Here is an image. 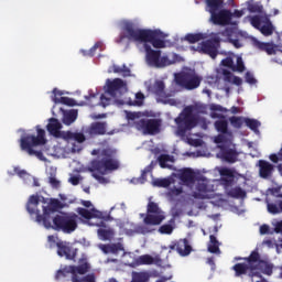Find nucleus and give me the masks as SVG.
Instances as JSON below:
<instances>
[{
  "label": "nucleus",
  "instance_id": "obj_47",
  "mask_svg": "<svg viewBox=\"0 0 282 282\" xmlns=\"http://www.w3.org/2000/svg\"><path fill=\"white\" fill-rule=\"evenodd\" d=\"M232 72H246V64H243V58L241 56L237 57V65L234 64Z\"/></svg>",
  "mask_w": 282,
  "mask_h": 282
},
{
  "label": "nucleus",
  "instance_id": "obj_49",
  "mask_svg": "<svg viewBox=\"0 0 282 282\" xmlns=\"http://www.w3.org/2000/svg\"><path fill=\"white\" fill-rule=\"evenodd\" d=\"M260 260L261 256L259 254V251H252L247 258L249 265H252V263H259Z\"/></svg>",
  "mask_w": 282,
  "mask_h": 282
},
{
  "label": "nucleus",
  "instance_id": "obj_38",
  "mask_svg": "<svg viewBox=\"0 0 282 282\" xmlns=\"http://www.w3.org/2000/svg\"><path fill=\"white\" fill-rule=\"evenodd\" d=\"M72 282H96V274L89 273L83 278L75 275L70 278Z\"/></svg>",
  "mask_w": 282,
  "mask_h": 282
},
{
  "label": "nucleus",
  "instance_id": "obj_6",
  "mask_svg": "<svg viewBox=\"0 0 282 282\" xmlns=\"http://www.w3.org/2000/svg\"><path fill=\"white\" fill-rule=\"evenodd\" d=\"M50 228L57 232L72 235L78 228V215L62 213L53 217Z\"/></svg>",
  "mask_w": 282,
  "mask_h": 282
},
{
  "label": "nucleus",
  "instance_id": "obj_11",
  "mask_svg": "<svg viewBox=\"0 0 282 282\" xmlns=\"http://www.w3.org/2000/svg\"><path fill=\"white\" fill-rule=\"evenodd\" d=\"M138 131H143L144 135H155L160 133L162 121L160 119H141L135 122Z\"/></svg>",
  "mask_w": 282,
  "mask_h": 282
},
{
  "label": "nucleus",
  "instance_id": "obj_40",
  "mask_svg": "<svg viewBox=\"0 0 282 282\" xmlns=\"http://www.w3.org/2000/svg\"><path fill=\"white\" fill-rule=\"evenodd\" d=\"M128 105L130 107H142V105H144V94L137 93L135 94V100H129Z\"/></svg>",
  "mask_w": 282,
  "mask_h": 282
},
{
  "label": "nucleus",
  "instance_id": "obj_10",
  "mask_svg": "<svg viewBox=\"0 0 282 282\" xmlns=\"http://www.w3.org/2000/svg\"><path fill=\"white\" fill-rule=\"evenodd\" d=\"M250 23L252 28H256V30H259L263 36H272L274 34V24H272V21L268 17H259L253 15L250 19Z\"/></svg>",
  "mask_w": 282,
  "mask_h": 282
},
{
  "label": "nucleus",
  "instance_id": "obj_63",
  "mask_svg": "<svg viewBox=\"0 0 282 282\" xmlns=\"http://www.w3.org/2000/svg\"><path fill=\"white\" fill-rule=\"evenodd\" d=\"M208 252L212 254H218L219 251V245H208Z\"/></svg>",
  "mask_w": 282,
  "mask_h": 282
},
{
  "label": "nucleus",
  "instance_id": "obj_32",
  "mask_svg": "<svg viewBox=\"0 0 282 282\" xmlns=\"http://www.w3.org/2000/svg\"><path fill=\"white\" fill-rule=\"evenodd\" d=\"M245 124L254 133H259V127H261V121L257 119L245 118Z\"/></svg>",
  "mask_w": 282,
  "mask_h": 282
},
{
  "label": "nucleus",
  "instance_id": "obj_3",
  "mask_svg": "<svg viewBox=\"0 0 282 282\" xmlns=\"http://www.w3.org/2000/svg\"><path fill=\"white\" fill-rule=\"evenodd\" d=\"M39 204H41V198L39 195L30 196L26 203V210L31 217H35V221L37 224H43L45 228H50L52 226V221L50 220V216L57 210L63 208V204L57 198H51L47 206L43 207V214L39 210Z\"/></svg>",
  "mask_w": 282,
  "mask_h": 282
},
{
  "label": "nucleus",
  "instance_id": "obj_4",
  "mask_svg": "<svg viewBox=\"0 0 282 282\" xmlns=\"http://www.w3.org/2000/svg\"><path fill=\"white\" fill-rule=\"evenodd\" d=\"M36 131L37 135L29 134L20 139V149L21 151H25L28 155H35L37 160L45 161L43 152L34 150V147H43V144L47 143V139H45V131L39 126L36 127Z\"/></svg>",
  "mask_w": 282,
  "mask_h": 282
},
{
  "label": "nucleus",
  "instance_id": "obj_46",
  "mask_svg": "<svg viewBox=\"0 0 282 282\" xmlns=\"http://www.w3.org/2000/svg\"><path fill=\"white\" fill-rule=\"evenodd\" d=\"M164 89H165L164 82H162V80L155 82V84H154V94L156 96H164Z\"/></svg>",
  "mask_w": 282,
  "mask_h": 282
},
{
  "label": "nucleus",
  "instance_id": "obj_29",
  "mask_svg": "<svg viewBox=\"0 0 282 282\" xmlns=\"http://www.w3.org/2000/svg\"><path fill=\"white\" fill-rule=\"evenodd\" d=\"M257 47L261 50V52H265L269 56L276 54V45L272 43L257 42Z\"/></svg>",
  "mask_w": 282,
  "mask_h": 282
},
{
  "label": "nucleus",
  "instance_id": "obj_51",
  "mask_svg": "<svg viewBox=\"0 0 282 282\" xmlns=\"http://www.w3.org/2000/svg\"><path fill=\"white\" fill-rule=\"evenodd\" d=\"M282 185H278L276 187H271L268 189V193L272 195L273 197H280L282 199V194L281 193Z\"/></svg>",
  "mask_w": 282,
  "mask_h": 282
},
{
  "label": "nucleus",
  "instance_id": "obj_60",
  "mask_svg": "<svg viewBox=\"0 0 282 282\" xmlns=\"http://www.w3.org/2000/svg\"><path fill=\"white\" fill-rule=\"evenodd\" d=\"M102 47V42H97L95 45L88 51V56H95L96 50Z\"/></svg>",
  "mask_w": 282,
  "mask_h": 282
},
{
  "label": "nucleus",
  "instance_id": "obj_8",
  "mask_svg": "<svg viewBox=\"0 0 282 282\" xmlns=\"http://www.w3.org/2000/svg\"><path fill=\"white\" fill-rule=\"evenodd\" d=\"M212 118H219L221 120H217L214 123L216 131H218V135L215 137L214 141L216 144H228V142H232V131L228 130V121L224 115L212 112Z\"/></svg>",
  "mask_w": 282,
  "mask_h": 282
},
{
  "label": "nucleus",
  "instance_id": "obj_64",
  "mask_svg": "<svg viewBox=\"0 0 282 282\" xmlns=\"http://www.w3.org/2000/svg\"><path fill=\"white\" fill-rule=\"evenodd\" d=\"M128 120H137V118H140V115L138 112H127Z\"/></svg>",
  "mask_w": 282,
  "mask_h": 282
},
{
  "label": "nucleus",
  "instance_id": "obj_2",
  "mask_svg": "<svg viewBox=\"0 0 282 282\" xmlns=\"http://www.w3.org/2000/svg\"><path fill=\"white\" fill-rule=\"evenodd\" d=\"M91 155H99V159L93 160L88 167V171L93 173V177L100 182L105 183V177L108 171H118L120 164L116 159H113V150L104 149V150H93Z\"/></svg>",
  "mask_w": 282,
  "mask_h": 282
},
{
  "label": "nucleus",
  "instance_id": "obj_50",
  "mask_svg": "<svg viewBox=\"0 0 282 282\" xmlns=\"http://www.w3.org/2000/svg\"><path fill=\"white\" fill-rule=\"evenodd\" d=\"M173 230H174V227H173V225H171V224L162 225V226L159 228V232H160L161 235H173Z\"/></svg>",
  "mask_w": 282,
  "mask_h": 282
},
{
  "label": "nucleus",
  "instance_id": "obj_31",
  "mask_svg": "<svg viewBox=\"0 0 282 282\" xmlns=\"http://www.w3.org/2000/svg\"><path fill=\"white\" fill-rule=\"evenodd\" d=\"M78 118V110H70L66 113H64V117L62 119L63 124H66L69 127V124H74L76 122V119Z\"/></svg>",
  "mask_w": 282,
  "mask_h": 282
},
{
  "label": "nucleus",
  "instance_id": "obj_12",
  "mask_svg": "<svg viewBox=\"0 0 282 282\" xmlns=\"http://www.w3.org/2000/svg\"><path fill=\"white\" fill-rule=\"evenodd\" d=\"M209 21L213 25H220L221 28L232 25V11L224 8L218 11H214V13H210Z\"/></svg>",
  "mask_w": 282,
  "mask_h": 282
},
{
  "label": "nucleus",
  "instance_id": "obj_14",
  "mask_svg": "<svg viewBox=\"0 0 282 282\" xmlns=\"http://www.w3.org/2000/svg\"><path fill=\"white\" fill-rule=\"evenodd\" d=\"M106 85V91L111 98H120L122 94H127V84L120 78L107 79Z\"/></svg>",
  "mask_w": 282,
  "mask_h": 282
},
{
  "label": "nucleus",
  "instance_id": "obj_7",
  "mask_svg": "<svg viewBox=\"0 0 282 282\" xmlns=\"http://www.w3.org/2000/svg\"><path fill=\"white\" fill-rule=\"evenodd\" d=\"M175 123L177 124V132L180 135H184L186 131L195 129V126L199 123V117L196 113H193V107L187 106L175 119Z\"/></svg>",
  "mask_w": 282,
  "mask_h": 282
},
{
  "label": "nucleus",
  "instance_id": "obj_55",
  "mask_svg": "<svg viewBox=\"0 0 282 282\" xmlns=\"http://www.w3.org/2000/svg\"><path fill=\"white\" fill-rule=\"evenodd\" d=\"M223 76H224V80L225 83H232L235 75L232 73H230V70L224 69L223 70Z\"/></svg>",
  "mask_w": 282,
  "mask_h": 282
},
{
  "label": "nucleus",
  "instance_id": "obj_21",
  "mask_svg": "<svg viewBox=\"0 0 282 282\" xmlns=\"http://www.w3.org/2000/svg\"><path fill=\"white\" fill-rule=\"evenodd\" d=\"M99 249L104 254H118L124 252V246L121 242L99 245Z\"/></svg>",
  "mask_w": 282,
  "mask_h": 282
},
{
  "label": "nucleus",
  "instance_id": "obj_23",
  "mask_svg": "<svg viewBox=\"0 0 282 282\" xmlns=\"http://www.w3.org/2000/svg\"><path fill=\"white\" fill-rule=\"evenodd\" d=\"M226 6V2L224 0H205V10L209 14H213L214 12H219V10H223Z\"/></svg>",
  "mask_w": 282,
  "mask_h": 282
},
{
  "label": "nucleus",
  "instance_id": "obj_37",
  "mask_svg": "<svg viewBox=\"0 0 282 282\" xmlns=\"http://www.w3.org/2000/svg\"><path fill=\"white\" fill-rule=\"evenodd\" d=\"M147 213L152 215H164L162 209H160V205L155 202L148 203Z\"/></svg>",
  "mask_w": 282,
  "mask_h": 282
},
{
  "label": "nucleus",
  "instance_id": "obj_17",
  "mask_svg": "<svg viewBox=\"0 0 282 282\" xmlns=\"http://www.w3.org/2000/svg\"><path fill=\"white\" fill-rule=\"evenodd\" d=\"M46 129L51 135L54 138H61L62 140L65 138V134L67 131H61L63 129V126L56 118H51L48 121V124L46 126Z\"/></svg>",
  "mask_w": 282,
  "mask_h": 282
},
{
  "label": "nucleus",
  "instance_id": "obj_48",
  "mask_svg": "<svg viewBox=\"0 0 282 282\" xmlns=\"http://www.w3.org/2000/svg\"><path fill=\"white\" fill-rule=\"evenodd\" d=\"M153 185L159 188H169V186H171V181H169V178H158L153 182Z\"/></svg>",
  "mask_w": 282,
  "mask_h": 282
},
{
  "label": "nucleus",
  "instance_id": "obj_13",
  "mask_svg": "<svg viewBox=\"0 0 282 282\" xmlns=\"http://www.w3.org/2000/svg\"><path fill=\"white\" fill-rule=\"evenodd\" d=\"M196 52L207 54L210 58H217V55L219 54V39L215 37L203 41L197 45Z\"/></svg>",
  "mask_w": 282,
  "mask_h": 282
},
{
  "label": "nucleus",
  "instance_id": "obj_59",
  "mask_svg": "<svg viewBox=\"0 0 282 282\" xmlns=\"http://www.w3.org/2000/svg\"><path fill=\"white\" fill-rule=\"evenodd\" d=\"M246 83L249 85H257V79L254 78V75H252L250 72H247L245 75Z\"/></svg>",
  "mask_w": 282,
  "mask_h": 282
},
{
  "label": "nucleus",
  "instance_id": "obj_19",
  "mask_svg": "<svg viewBox=\"0 0 282 282\" xmlns=\"http://www.w3.org/2000/svg\"><path fill=\"white\" fill-rule=\"evenodd\" d=\"M171 250H175L181 257H188L193 251V247L189 246L188 239H181L171 247Z\"/></svg>",
  "mask_w": 282,
  "mask_h": 282
},
{
  "label": "nucleus",
  "instance_id": "obj_39",
  "mask_svg": "<svg viewBox=\"0 0 282 282\" xmlns=\"http://www.w3.org/2000/svg\"><path fill=\"white\" fill-rule=\"evenodd\" d=\"M97 235L101 241H109L113 237V231L111 229H98Z\"/></svg>",
  "mask_w": 282,
  "mask_h": 282
},
{
  "label": "nucleus",
  "instance_id": "obj_58",
  "mask_svg": "<svg viewBox=\"0 0 282 282\" xmlns=\"http://www.w3.org/2000/svg\"><path fill=\"white\" fill-rule=\"evenodd\" d=\"M14 173L19 175L22 180H25V177H32L28 171L25 170H20L19 167H14Z\"/></svg>",
  "mask_w": 282,
  "mask_h": 282
},
{
  "label": "nucleus",
  "instance_id": "obj_42",
  "mask_svg": "<svg viewBox=\"0 0 282 282\" xmlns=\"http://www.w3.org/2000/svg\"><path fill=\"white\" fill-rule=\"evenodd\" d=\"M230 124L235 127V129H241L243 124L246 123V118L243 117H231L229 118Z\"/></svg>",
  "mask_w": 282,
  "mask_h": 282
},
{
  "label": "nucleus",
  "instance_id": "obj_41",
  "mask_svg": "<svg viewBox=\"0 0 282 282\" xmlns=\"http://www.w3.org/2000/svg\"><path fill=\"white\" fill-rule=\"evenodd\" d=\"M247 9L252 13L261 14V12H263V6L260 3H253L252 1L247 2Z\"/></svg>",
  "mask_w": 282,
  "mask_h": 282
},
{
  "label": "nucleus",
  "instance_id": "obj_43",
  "mask_svg": "<svg viewBox=\"0 0 282 282\" xmlns=\"http://www.w3.org/2000/svg\"><path fill=\"white\" fill-rule=\"evenodd\" d=\"M54 102H62V105H67V107H75L76 106V100L69 97H61L58 98H53Z\"/></svg>",
  "mask_w": 282,
  "mask_h": 282
},
{
  "label": "nucleus",
  "instance_id": "obj_16",
  "mask_svg": "<svg viewBox=\"0 0 282 282\" xmlns=\"http://www.w3.org/2000/svg\"><path fill=\"white\" fill-rule=\"evenodd\" d=\"M220 150V158L228 164H235L239 160V152L236 149L228 148L226 145H218Z\"/></svg>",
  "mask_w": 282,
  "mask_h": 282
},
{
  "label": "nucleus",
  "instance_id": "obj_22",
  "mask_svg": "<svg viewBox=\"0 0 282 282\" xmlns=\"http://www.w3.org/2000/svg\"><path fill=\"white\" fill-rule=\"evenodd\" d=\"M178 180H181V182H183V184H186V185L195 184V181H196L195 171L188 167L181 170L178 173Z\"/></svg>",
  "mask_w": 282,
  "mask_h": 282
},
{
  "label": "nucleus",
  "instance_id": "obj_9",
  "mask_svg": "<svg viewBox=\"0 0 282 282\" xmlns=\"http://www.w3.org/2000/svg\"><path fill=\"white\" fill-rule=\"evenodd\" d=\"M175 83L178 87L193 91V89H197L202 85V77L196 75L195 72H183L175 75Z\"/></svg>",
  "mask_w": 282,
  "mask_h": 282
},
{
  "label": "nucleus",
  "instance_id": "obj_56",
  "mask_svg": "<svg viewBox=\"0 0 282 282\" xmlns=\"http://www.w3.org/2000/svg\"><path fill=\"white\" fill-rule=\"evenodd\" d=\"M48 184H51L52 188H61V181L56 176H50Z\"/></svg>",
  "mask_w": 282,
  "mask_h": 282
},
{
  "label": "nucleus",
  "instance_id": "obj_30",
  "mask_svg": "<svg viewBox=\"0 0 282 282\" xmlns=\"http://www.w3.org/2000/svg\"><path fill=\"white\" fill-rule=\"evenodd\" d=\"M77 213L84 219H94V217H98L99 219L102 218V213L97 212V214H95L94 212L83 208V207H79L77 209Z\"/></svg>",
  "mask_w": 282,
  "mask_h": 282
},
{
  "label": "nucleus",
  "instance_id": "obj_36",
  "mask_svg": "<svg viewBox=\"0 0 282 282\" xmlns=\"http://www.w3.org/2000/svg\"><path fill=\"white\" fill-rule=\"evenodd\" d=\"M185 41L187 43H199V41H204V33H188L185 35Z\"/></svg>",
  "mask_w": 282,
  "mask_h": 282
},
{
  "label": "nucleus",
  "instance_id": "obj_18",
  "mask_svg": "<svg viewBox=\"0 0 282 282\" xmlns=\"http://www.w3.org/2000/svg\"><path fill=\"white\" fill-rule=\"evenodd\" d=\"M220 184L225 187L226 191L235 186V172L228 167L220 170Z\"/></svg>",
  "mask_w": 282,
  "mask_h": 282
},
{
  "label": "nucleus",
  "instance_id": "obj_33",
  "mask_svg": "<svg viewBox=\"0 0 282 282\" xmlns=\"http://www.w3.org/2000/svg\"><path fill=\"white\" fill-rule=\"evenodd\" d=\"M234 272H236V276H241L243 274H247L248 271L250 270V265L246 263H236L232 267Z\"/></svg>",
  "mask_w": 282,
  "mask_h": 282
},
{
  "label": "nucleus",
  "instance_id": "obj_24",
  "mask_svg": "<svg viewBox=\"0 0 282 282\" xmlns=\"http://www.w3.org/2000/svg\"><path fill=\"white\" fill-rule=\"evenodd\" d=\"M164 219H166L164 214H147L143 223L145 226H160Z\"/></svg>",
  "mask_w": 282,
  "mask_h": 282
},
{
  "label": "nucleus",
  "instance_id": "obj_44",
  "mask_svg": "<svg viewBox=\"0 0 282 282\" xmlns=\"http://www.w3.org/2000/svg\"><path fill=\"white\" fill-rule=\"evenodd\" d=\"M135 232H138L139 235H149L151 232H153V228H151V225H139L135 228Z\"/></svg>",
  "mask_w": 282,
  "mask_h": 282
},
{
  "label": "nucleus",
  "instance_id": "obj_53",
  "mask_svg": "<svg viewBox=\"0 0 282 282\" xmlns=\"http://www.w3.org/2000/svg\"><path fill=\"white\" fill-rule=\"evenodd\" d=\"M220 65H223V67H228L232 70L235 66V61H232V57H226L220 62Z\"/></svg>",
  "mask_w": 282,
  "mask_h": 282
},
{
  "label": "nucleus",
  "instance_id": "obj_35",
  "mask_svg": "<svg viewBox=\"0 0 282 282\" xmlns=\"http://www.w3.org/2000/svg\"><path fill=\"white\" fill-rule=\"evenodd\" d=\"M137 265H153V257L151 254H143L135 259Z\"/></svg>",
  "mask_w": 282,
  "mask_h": 282
},
{
  "label": "nucleus",
  "instance_id": "obj_5",
  "mask_svg": "<svg viewBox=\"0 0 282 282\" xmlns=\"http://www.w3.org/2000/svg\"><path fill=\"white\" fill-rule=\"evenodd\" d=\"M145 51V61L150 67H156L158 69H162L164 67H169L171 65H175V63H182L184 61L182 56L176 53L172 54V58L170 59L169 56L163 55L162 51H155L151 48V45L143 44Z\"/></svg>",
  "mask_w": 282,
  "mask_h": 282
},
{
  "label": "nucleus",
  "instance_id": "obj_34",
  "mask_svg": "<svg viewBox=\"0 0 282 282\" xmlns=\"http://www.w3.org/2000/svg\"><path fill=\"white\" fill-rule=\"evenodd\" d=\"M158 162L161 166V169H171V165L167 164V162H174L173 156L169 154H161L158 158Z\"/></svg>",
  "mask_w": 282,
  "mask_h": 282
},
{
  "label": "nucleus",
  "instance_id": "obj_61",
  "mask_svg": "<svg viewBox=\"0 0 282 282\" xmlns=\"http://www.w3.org/2000/svg\"><path fill=\"white\" fill-rule=\"evenodd\" d=\"M276 54L274 57V63H279V65H282V48H275Z\"/></svg>",
  "mask_w": 282,
  "mask_h": 282
},
{
  "label": "nucleus",
  "instance_id": "obj_25",
  "mask_svg": "<svg viewBox=\"0 0 282 282\" xmlns=\"http://www.w3.org/2000/svg\"><path fill=\"white\" fill-rule=\"evenodd\" d=\"M64 139L66 142H77L78 144H83L87 138L83 132H72L66 131V133H63Z\"/></svg>",
  "mask_w": 282,
  "mask_h": 282
},
{
  "label": "nucleus",
  "instance_id": "obj_28",
  "mask_svg": "<svg viewBox=\"0 0 282 282\" xmlns=\"http://www.w3.org/2000/svg\"><path fill=\"white\" fill-rule=\"evenodd\" d=\"M228 197H232L234 199H246L248 194L240 186L232 187L227 192Z\"/></svg>",
  "mask_w": 282,
  "mask_h": 282
},
{
  "label": "nucleus",
  "instance_id": "obj_57",
  "mask_svg": "<svg viewBox=\"0 0 282 282\" xmlns=\"http://www.w3.org/2000/svg\"><path fill=\"white\" fill-rule=\"evenodd\" d=\"M112 69H113L115 74H122V73L129 74V72H130L129 68H127L126 65H123V67H120L118 65H113Z\"/></svg>",
  "mask_w": 282,
  "mask_h": 282
},
{
  "label": "nucleus",
  "instance_id": "obj_52",
  "mask_svg": "<svg viewBox=\"0 0 282 282\" xmlns=\"http://www.w3.org/2000/svg\"><path fill=\"white\" fill-rule=\"evenodd\" d=\"M267 208L271 215H279L281 213L280 207L274 203H268Z\"/></svg>",
  "mask_w": 282,
  "mask_h": 282
},
{
  "label": "nucleus",
  "instance_id": "obj_62",
  "mask_svg": "<svg viewBox=\"0 0 282 282\" xmlns=\"http://www.w3.org/2000/svg\"><path fill=\"white\" fill-rule=\"evenodd\" d=\"M153 264L156 265L158 268H164V260H162L160 256H155L153 258Z\"/></svg>",
  "mask_w": 282,
  "mask_h": 282
},
{
  "label": "nucleus",
  "instance_id": "obj_1",
  "mask_svg": "<svg viewBox=\"0 0 282 282\" xmlns=\"http://www.w3.org/2000/svg\"><path fill=\"white\" fill-rule=\"evenodd\" d=\"M162 34L160 30L139 29L135 23L126 22L123 24V34L117 37L116 43H122L124 39H128V41L144 43V45L151 43L155 50H162L166 47V42L162 40Z\"/></svg>",
  "mask_w": 282,
  "mask_h": 282
},
{
  "label": "nucleus",
  "instance_id": "obj_27",
  "mask_svg": "<svg viewBox=\"0 0 282 282\" xmlns=\"http://www.w3.org/2000/svg\"><path fill=\"white\" fill-rule=\"evenodd\" d=\"M72 276H78V274H87L89 272V263L87 261L80 263L79 265H69Z\"/></svg>",
  "mask_w": 282,
  "mask_h": 282
},
{
  "label": "nucleus",
  "instance_id": "obj_26",
  "mask_svg": "<svg viewBox=\"0 0 282 282\" xmlns=\"http://www.w3.org/2000/svg\"><path fill=\"white\" fill-rule=\"evenodd\" d=\"M259 167H260V171H259L260 177H263V180H268V177L272 175V171H274V165L263 160L259 161Z\"/></svg>",
  "mask_w": 282,
  "mask_h": 282
},
{
  "label": "nucleus",
  "instance_id": "obj_54",
  "mask_svg": "<svg viewBox=\"0 0 282 282\" xmlns=\"http://www.w3.org/2000/svg\"><path fill=\"white\" fill-rule=\"evenodd\" d=\"M210 111H220V113H228V109L224 108L221 105L212 104L209 106Z\"/></svg>",
  "mask_w": 282,
  "mask_h": 282
},
{
  "label": "nucleus",
  "instance_id": "obj_45",
  "mask_svg": "<svg viewBox=\"0 0 282 282\" xmlns=\"http://www.w3.org/2000/svg\"><path fill=\"white\" fill-rule=\"evenodd\" d=\"M67 274H72V272L69 271V265L65 267L64 269L57 270L55 274V281H61V279H65Z\"/></svg>",
  "mask_w": 282,
  "mask_h": 282
},
{
  "label": "nucleus",
  "instance_id": "obj_15",
  "mask_svg": "<svg viewBox=\"0 0 282 282\" xmlns=\"http://www.w3.org/2000/svg\"><path fill=\"white\" fill-rule=\"evenodd\" d=\"M58 257H65L68 261H74L78 254V249H74L67 242H56Z\"/></svg>",
  "mask_w": 282,
  "mask_h": 282
},
{
  "label": "nucleus",
  "instance_id": "obj_20",
  "mask_svg": "<svg viewBox=\"0 0 282 282\" xmlns=\"http://www.w3.org/2000/svg\"><path fill=\"white\" fill-rule=\"evenodd\" d=\"M89 135H105L107 133V122L96 121L90 124L87 129Z\"/></svg>",
  "mask_w": 282,
  "mask_h": 282
}]
</instances>
